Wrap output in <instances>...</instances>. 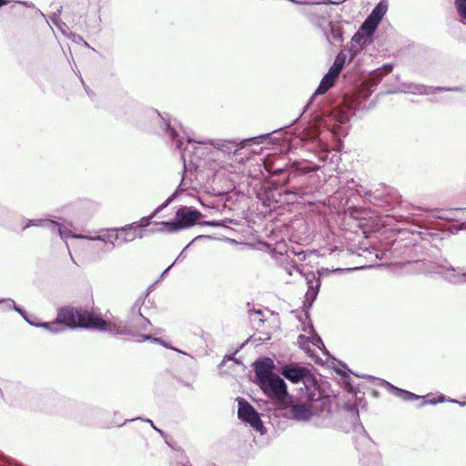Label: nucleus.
Listing matches in <instances>:
<instances>
[{
    "instance_id": "f257e3e1",
    "label": "nucleus",
    "mask_w": 466,
    "mask_h": 466,
    "mask_svg": "<svg viewBox=\"0 0 466 466\" xmlns=\"http://www.w3.org/2000/svg\"><path fill=\"white\" fill-rule=\"evenodd\" d=\"M350 119L296 118L291 126L282 127V130L288 129L286 133H291L304 142L308 150L313 151L322 163L320 165L308 160L296 161L287 171L279 169L280 175L288 174L287 178L283 179L285 184L290 185L283 191L288 196V202L302 200L310 193V188L292 184L298 177L319 170L321 167H328L330 171L335 169L340 159L339 148L330 147L328 140L333 138L340 141L345 137L350 127Z\"/></svg>"
},
{
    "instance_id": "f03ea898",
    "label": "nucleus",
    "mask_w": 466,
    "mask_h": 466,
    "mask_svg": "<svg viewBox=\"0 0 466 466\" xmlns=\"http://www.w3.org/2000/svg\"><path fill=\"white\" fill-rule=\"evenodd\" d=\"M163 127L167 132L168 136L177 143V147L181 148L180 137H186L187 141L196 142L200 145L213 146L215 148L222 151L226 154H237L239 149L246 147L265 145L260 147V151L266 149V146L276 144L279 137L275 135L279 134L282 131V127L268 132L265 134L258 135L255 137L244 138V139H208L200 137H196L194 132L185 127L177 118H162Z\"/></svg>"
},
{
    "instance_id": "7ed1b4c3",
    "label": "nucleus",
    "mask_w": 466,
    "mask_h": 466,
    "mask_svg": "<svg viewBox=\"0 0 466 466\" xmlns=\"http://www.w3.org/2000/svg\"><path fill=\"white\" fill-rule=\"evenodd\" d=\"M4 301H5V299H0V303ZM6 302H8L10 306L12 305L14 309L19 312L29 324L45 328L52 332H59L66 328H86L106 330L109 326V323L105 321L98 315L73 308L61 309L54 322L34 323L25 316V312L20 308L16 307L12 299H6Z\"/></svg>"
},
{
    "instance_id": "20e7f679",
    "label": "nucleus",
    "mask_w": 466,
    "mask_h": 466,
    "mask_svg": "<svg viewBox=\"0 0 466 466\" xmlns=\"http://www.w3.org/2000/svg\"><path fill=\"white\" fill-rule=\"evenodd\" d=\"M154 312L153 302L146 300V298H138L130 308L125 323H118V336L136 342L161 341L160 338L143 333L150 330L152 325L149 317Z\"/></svg>"
},
{
    "instance_id": "39448f33",
    "label": "nucleus",
    "mask_w": 466,
    "mask_h": 466,
    "mask_svg": "<svg viewBox=\"0 0 466 466\" xmlns=\"http://www.w3.org/2000/svg\"><path fill=\"white\" fill-rule=\"evenodd\" d=\"M322 400L319 388L311 383L300 388L297 400L289 401V418L297 421H309L319 410L318 402Z\"/></svg>"
},
{
    "instance_id": "423d86ee",
    "label": "nucleus",
    "mask_w": 466,
    "mask_h": 466,
    "mask_svg": "<svg viewBox=\"0 0 466 466\" xmlns=\"http://www.w3.org/2000/svg\"><path fill=\"white\" fill-rule=\"evenodd\" d=\"M201 217V212L195 208L181 207L176 212L175 220L156 223L158 228L153 232L175 233L194 226Z\"/></svg>"
},
{
    "instance_id": "0eeeda50",
    "label": "nucleus",
    "mask_w": 466,
    "mask_h": 466,
    "mask_svg": "<svg viewBox=\"0 0 466 466\" xmlns=\"http://www.w3.org/2000/svg\"><path fill=\"white\" fill-rule=\"evenodd\" d=\"M159 119V127L163 130L166 137L169 138L175 146H177V143L168 136L167 132L163 127L162 118ZM180 139L181 148L177 147H176V148L180 152L185 170L198 167L200 160L208 154V148L196 142L189 143L186 137H180Z\"/></svg>"
},
{
    "instance_id": "6e6552de",
    "label": "nucleus",
    "mask_w": 466,
    "mask_h": 466,
    "mask_svg": "<svg viewBox=\"0 0 466 466\" xmlns=\"http://www.w3.org/2000/svg\"><path fill=\"white\" fill-rule=\"evenodd\" d=\"M256 384L259 386L263 393L269 398L275 405L286 406L292 399L288 391V386L285 380L278 374Z\"/></svg>"
},
{
    "instance_id": "1a4fd4ad",
    "label": "nucleus",
    "mask_w": 466,
    "mask_h": 466,
    "mask_svg": "<svg viewBox=\"0 0 466 466\" xmlns=\"http://www.w3.org/2000/svg\"><path fill=\"white\" fill-rule=\"evenodd\" d=\"M363 197L366 202L381 208L385 211L392 210L400 204L398 190L387 186H381L375 190H367L363 193Z\"/></svg>"
},
{
    "instance_id": "9d476101",
    "label": "nucleus",
    "mask_w": 466,
    "mask_h": 466,
    "mask_svg": "<svg viewBox=\"0 0 466 466\" xmlns=\"http://www.w3.org/2000/svg\"><path fill=\"white\" fill-rule=\"evenodd\" d=\"M238 417L244 422L248 423L255 431L263 434L265 427L263 422L254 407L242 398L238 399Z\"/></svg>"
},
{
    "instance_id": "9b49d317",
    "label": "nucleus",
    "mask_w": 466,
    "mask_h": 466,
    "mask_svg": "<svg viewBox=\"0 0 466 466\" xmlns=\"http://www.w3.org/2000/svg\"><path fill=\"white\" fill-rule=\"evenodd\" d=\"M387 9V3H385L384 1H380L372 10L370 15L366 18V20L364 21L360 29V31L366 37L363 43H365L368 40V38H370L373 35L379 23L386 14Z\"/></svg>"
},
{
    "instance_id": "f8f14e48",
    "label": "nucleus",
    "mask_w": 466,
    "mask_h": 466,
    "mask_svg": "<svg viewBox=\"0 0 466 466\" xmlns=\"http://www.w3.org/2000/svg\"><path fill=\"white\" fill-rule=\"evenodd\" d=\"M428 269L431 272L441 273L443 271V279L452 285H462V271L459 268L450 265L447 260L442 263L429 262Z\"/></svg>"
},
{
    "instance_id": "ddd939ff",
    "label": "nucleus",
    "mask_w": 466,
    "mask_h": 466,
    "mask_svg": "<svg viewBox=\"0 0 466 466\" xmlns=\"http://www.w3.org/2000/svg\"><path fill=\"white\" fill-rule=\"evenodd\" d=\"M29 226H42L48 228L52 232H56L63 238L66 239L67 238H87V239H99L102 241H106L105 238L102 237H87L83 235H75L72 234L66 227H62L58 223L52 220H30L24 228Z\"/></svg>"
},
{
    "instance_id": "4468645a",
    "label": "nucleus",
    "mask_w": 466,
    "mask_h": 466,
    "mask_svg": "<svg viewBox=\"0 0 466 466\" xmlns=\"http://www.w3.org/2000/svg\"><path fill=\"white\" fill-rule=\"evenodd\" d=\"M253 368L255 373V383L276 375L273 372L275 369L274 361L269 357L258 358L254 361Z\"/></svg>"
},
{
    "instance_id": "2eb2a0df",
    "label": "nucleus",
    "mask_w": 466,
    "mask_h": 466,
    "mask_svg": "<svg viewBox=\"0 0 466 466\" xmlns=\"http://www.w3.org/2000/svg\"><path fill=\"white\" fill-rule=\"evenodd\" d=\"M279 372L285 379L292 383L303 381L308 376H309L308 369L294 363L282 366Z\"/></svg>"
},
{
    "instance_id": "dca6fc26",
    "label": "nucleus",
    "mask_w": 466,
    "mask_h": 466,
    "mask_svg": "<svg viewBox=\"0 0 466 466\" xmlns=\"http://www.w3.org/2000/svg\"><path fill=\"white\" fill-rule=\"evenodd\" d=\"M144 238L142 229L137 223H130L124 227L118 228V241L122 243H129L136 238Z\"/></svg>"
},
{
    "instance_id": "f3484780",
    "label": "nucleus",
    "mask_w": 466,
    "mask_h": 466,
    "mask_svg": "<svg viewBox=\"0 0 466 466\" xmlns=\"http://www.w3.org/2000/svg\"><path fill=\"white\" fill-rule=\"evenodd\" d=\"M305 279L308 284V291L306 293V301L309 302V307H311L312 303L317 299L321 281L319 274L317 276L314 272H307Z\"/></svg>"
},
{
    "instance_id": "a211bd4d",
    "label": "nucleus",
    "mask_w": 466,
    "mask_h": 466,
    "mask_svg": "<svg viewBox=\"0 0 466 466\" xmlns=\"http://www.w3.org/2000/svg\"><path fill=\"white\" fill-rule=\"evenodd\" d=\"M176 198V192L170 195L161 205H159L152 214H150L148 217L142 218L139 221H136L135 223H137L140 226V228L142 229V235L145 236L146 233V228L150 224V219L153 218L157 213L162 211L164 208H166Z\"/></svg>"
},
{
    "instance_id": "6ab92c4d",
    "label": "nucleus",
    "mask_w": 466,
    "mask_h": 466,
    "mask_svg": "<svg viewBox=\"0 0 466 466\" xmlns=\"http://www.w3.org/2000/svg\"><path fill=\"white\" fill-rule=\"evenodd\" d=\"M418 248H420V246L414 244L412 241H407L403 245V252L401 253V255L404 258L405 263H411V262L420 263L421 262L423 264H426L425 260H422L420 258L413 259V257H414L413 253L417 252Z\"/></svg>"
},
{
    "instance_id": "aec40b11",
    "label": "nucleus",
    "mask_w": 466,
    "mask_h": 466,
    "mask_svg": "<svg viewBox=\"0 0 466 466\" xmlns=\"http://www.w3.org/2000/svg\"><path fill=\"white\" fill-rule=\"evenodd\" d=\"M386 383H387V386L391 390L392 394H394L395 396L400 398L401 400H403L405 401H410V400L422 399V397L420 395H417V394L408 391L406 390L395 387L389 382H386Z\"/></svg>"
},
{
    "instance_id": "412c9836",
    "label": "nucleus",
    "mask_w": 466,
    "mask_h": 466,
    "mask_svg": "<svg viewBox=\"0 0 466 466\" xmlns=\"http://www.w3.org/2000/svg\"><path fill=\"white\" fill-rule=\"evenodd\" d=\"M338 77H336L333 75H330L329 72H328L322 78V80L319 83V86H318L315 95H322L325 94L329 89H330Z\"/></svg>"
},
{
    "instance_id": "4be33fe9",
    "label": "nucleus",
    "mask_w": 466,
    "mask_h": 466,
    "mask_svg": "<svg viewBox=\"0 0 466 466\" xmlns=\"http://www.w3.org/2000/svg\"><path fill=\"white\" fill-rule=\"evenodd\" d=\"M305 318L307 319H309V325L303 327V329H302L303 331L308 332L309 334H312L311 343L314 346H316L318 348L324 347V344H323V341H322L321 338L315 332L313 324H312V322H311V320L309 319V312H306Z\"/></svg>"
},
{
    "instance_id": "5701e85b",
    "label": "nucleus",
    "mask_w": 466,
    "mask_h": 466,
    "mask_svg": "<svg viewBox=\"0 0 466 466\" xmlns=\"http://www.w3.org/2000/svg\"><path fill=\"white\" fill-rule=\"evenodd\" d=\"M454 4L461 21L466 24V0H455Z\"/></svg>"
},
{
    "instance_id": "b1692460",
    "label": "nucleus",
    "mask_w": 466,
    "mask_h": 466,
    "mask_svg": "<svg viewBox=\"0 0 466 466\" xmlns=\"http://www.w3.org/2000/svg\"><path fill=\"white\" fill-rule=\"evenodd\" d=\"M336 372L340 375L342 377V379L344 380V382L346 383V388H347V390L349 392H354V387L353 385L350 383V378L348 374V372H344L343 370H339L337 369L336 370Z\"/></svg>"
},
{
    "instance_id": "393cba45",
    "label": "nucleus",
    "mask_w": 466,
    "mask_h": 466,
    "mask_svg": "<svg viewBox=\"0 0 466 466\" xmlns=\"http://www.w3.org/2000/svg\"><path fill=\"white\" fill-rule=\"evenodd\" d=\"M424 400L419 405V407H422L425 404H431V405H436L438 403H442L444 401H447L446 397L443 394H441L438 399H425V397H422Z\"/></svg>"
},
{
    "instance_id": "a878e982",
    "label": "nucleus",
    "mask_w": 466,
    "mask_h": 466,
    "mask_svg": "<svg viewBox=\"0 0 466 466\" xmlns=\"http://www.w3.org/2000/svg\"><path fill=\"white\" fill-rule=\"evenodd\" d=\"M201 238V236H198L196 238H194L189 244H187L184 249L178 254V256L177 257V258L175 259V261L173 262V264L177 263L178 260H183L185 258H186V255H185V250L191 245L192 242H194L196 239Z\"/></svg>"
},
{
    "instance_id": "bb28decb",
    "label": "nucleus",
    "mask_w": 466,
    "mask_h": 466,
    "mask_svg": "<svg viewBox=\"0 0 466 466\" xmlns=\"http://www.w3.org/2000/svg\"><path fill=\"white\" fill-rule=\"evenodd\" d=\"M341 70H342V67H340L339 65L333 64L332 66L329 68V72L330 73V75H333L336 77H339Z\"/></svg>"
},
{
    "instance_id": "cd10ccee",
    "label": "nucleus",
    "mask_w": 466,
    "mask_h": 466,
    "mask_svg": "<svg viewBox=\"0 0 466 466\" xmlns=\"http://www.w3.org/2000/svg\"><path fill=\"white\" fill-rule=\"evenodd\" d=\"M345 60H346V56L344 54L342 53H339L337 56H336V59L334 61L333 64H336V65H339L340 67L343 68L344 66V64H345Z\"/></svg>"
},
{
    "instance_id": "c85d7f7f",
    "label": "nucleus",
    "mask_w": 466,
    "mask_h": 466,
    "mask_svg": "<svg viewBox=\"0 0 466 466\" xmlns=\"http://www.w3.org/2000/svg\"><path fill=\"white\" fill-rule=\"evenodd\" d=\"M248 312H249L250 315L258 316L259 323H264L265 320L262 318L263 317L262 310H260V309H253V310H248Z\"/></svg>"
},
{
    "instance_id": "c756f323",
    "label": "nucleus",
    "mask_w": 466,
    "mask_h": 466,
    "mask_svg": "<svg viewBox=\"0 0 466 466\" xmlns=\"http://www.w3.org/2000/svg\"><path fill=\"white\" fill-rule=\"evenodd\" d=\"M139 420H141V418H138ZM142 420L149 423L151 425V427L157 432H159L161 435H164V431H161L160 429H158L153 422V420H151L150 419H142Z\"/></svg>"
},
{
    "instance_id": "7c9ffc66",
    "label": "nucleus",
    "mask_w": 466,
    "mask_h": 466,
    "mask_svg": "<svg viewBox=\"0 0 466 466\" xmlns=\"http://www.w3.org/2000/svg\"><path fill=\"white\" fill-rule=\"evenodd\" d=\"M365 35L360 32V31H358L352 37V41L353 42H356L357 44H360L361 43V39L364 37Z\"/></svg>"
},
{
    "instance_id": "2f4dec72",
    "label": "nucleus",
    "mask_w": 466,
    "mask_h": 466,
    "mask_svg": "<svg viewBox=\"0 0 466 466\" xmlns=\"http://www.w3.org/2000/svg\"><path fill=\"white\" fill-rule=\"evenodd\" d=\"M349 411H350L352 414H354L356 416V419L359 418V410L356 406H350L349 407Z\"/></svg>"
},
{
    "instance_id": "473e14b6",
    "label": "nucleus",
    "mask_w": 466,
    "mask_h": 466,
    "mask_svg": "<svg viewBox=\"0 0 466 466\" xmlns=\"http://www.w3.org/2000/svg\"><path fill=\"white\" fill-rule=\"evenodd\" d=\"M389 217L393 218L397 221L406 220V218H404L403 216H400V215L392 214V215H390Z\"/></svg>"
},
{
    "instance_id": "72a5a7b5",
    "label": "nucleus",
    "mask_w": 466,
    "mask_h": 466,
    "mask_svg": "<svg viewBox=\"0 0 466 466\" xmlns=\"http://www.w3.org/2000/svg\"><path fill=\"white\" fill-rule=\"evenodd\" d=\"M447 401L452 402V403H457L460 406H465L466 405L465 401H460V400H454V399H447Z\"/></svg>"
},
{
    "instance_id": "f704fd0d",
    "label": "nucleus",
    "mask_w": 466,
    "mask_h": 466,
    "mask_svg": "<svg viewBox=\"0 0 466 466\" xmlns=\"http://www.w3.org/2000/svg\"><path fill=\"white\" fill-rule=\"evenodd\" d=\"M207 224L209 226H212V227H218V226H222V221L213 220V221L207 222Z\"/></svg>"
},
{
    "instance_id": "c9c22d12",
    "label": "nucleus",
    "mask_w": 466,
    "mask_h": 466,
    "mask_svg": "<svg viewBox=\"0 0 466 466\" xmlns=\"http://www.w3.org/2000/svg\"><path fill=\"white\" fill-rule=\"evenodd\" d=\"M226 358H227V360H233V361H235V362H236V363H238V364H241V361H240V360H237V359L235 358L234 354H233V355H228V356H227Z\"/></svg>"
},
{
    "instance_id": "e433bc0d",
    "label": "nucleus",
    "mask_w": 466,
    "mask_h": 466,
    "mask_svg": "<svg viewBox=\"0 0 466 466\" xmlns=\"http://www.w3.org/2000/svg\"><path fill=\"white\" fill-rule=\"evenodd\" d=\"M173 265H174V264L172 263L170 266H168V267H167V268L163 271V273H162V275H161V276H162V277H163V276H165V275L169 271V269L173 267Z\"/></svg>"
},
{
    "instance_id": "4c0bfd02",
    "label": "nucleus",
    "mask_w": 466,
    "mask_h": 466,
    "mask_svg": "<svg viewBox=\"0 0 466 466\" xmlns=\"http://www.w3.org/2000/svg\"><path fill=\"white\" fill-rule=\"evenodd\" d=\"M50 18H51V20H52V22H53V23H55V24L56 23V18H57V16H56V14H54Z\"/></svg>"
},
{
    "instance_id": "58836bf2",
    "label": "nucleus",
    "mask_w": 466,
    "mask_h": 466,
    "mask_svg": "<svg viewBox=\"0 0 466 466\" xmlns=\"http://www.w3.org/2000/svg\"><path fill=\"white\" fill-rule=\"evenodd\" d=\"M462 280H463V284L466 283V271H462Z\"/></svg>"
},
{
    "instance_id": "ea45409f",
    "label": "nucleus",
    "mask_w": 466,
    "mask_h": 466,
    "mask_svg": "<svg viewBox=\"0 0 466 466\" xmlns=\"http://www.w3.org/2000/svg\"><path fill=\"white\" fill-rule=\"evenodd\" d=\"M8 3V0H0V6H3Z\"/></svg>"
},
{
    "instance_id": "a19ab883",
    "label": "nucleus",
    "mask_w": 466,
    "mask_h": 466,
    "mask_svg": "<svg viewBox=\"0 0 466 466\" xmlns=\"http://www.w3.org/2000/svg\"><path fill=\"white\" fill-rule=\"evenodd\" d=\"M76 41H83V38L81 36H77Z\"/></svg>"
},
{
    "instance_id": "79ce46f5",
    "label": "nucleus",
    "mask_w": 466,
    "mask_h": 466,
    "mask_svg": "<svg viewBox=\"0 0 466 466\" xmlns=\"http://www.w3.org/2000/svg\"><path fill=\"white\" fill-rule=\"evenodd\" d=\"M76 41H83V38L81 36H77Z\"/></svg>"
},
{
    "instance_id": "37998d69",
    "label": "nucleus",
    "mask_w": 466,
    "mask_h": 466,
    "mask_svg": "<svg viewBox=\"0 0 466 466\" xmlns=\"http://www.w3.org/2000/svg\"><path fill=\"white\" fill-rule=\"evenodd\" d=\"M298 255H299H299H303V259L306 258V255L304 254V252L299 253Z\"/></svg>"
},
{
    "instance_id": "c03bdc74",
    "label": "nucleus",
    "mask_w": 466,
    "mask_h": 466,
    "mask_svg": "<svg viewBox=\"0 0 466 466\" xmlns=\"http://www.w3.org/2000/svg\"><path fill=\"white\" fill-rule=\"evenodd\" d=\"M398 248H400V247H399V245H397L395 248H394V251H397Z\"/></svg>"
},
{
    "instance_id": "a18cd8bd",
    "label": "nucleus",
    "mask_w": 466,
    "mask_h": 466,
    "mask_svg": "<svg viewBox=\"0 0 466 466\" xmlns=\"http://www.w3.org/2000/svg\"><path fill=\"white\" fill-rule=\"evenodd\" d=\"M110 248H114V242H113V241H111V242H110Z\"/></svg>"
},
{
    "instance_id": "49530a36",
    "label": "nucleus",
    "mask_w": 466,
    "mask_h": 466,
    "mask_svg": "<svg viewBox=\"0 0 466 466\" xmlns=\"http://www.w3.org/2000/svg\"><path fill=\"white\" fill-rule=\"evenodd\" d=\"M160 343V341H158ZM161 343H163V346L164 347H167V344L163 342V340L161 339Z\"/></svg>"
},
{
    "instance_id": "de8ad7c7",
    "label": "nucleus",
    "mask_w": 466,
    "mask_h": 466,
    "mask_svg": "<svg viewBox=\"0 0 466 466\" xmlns=\"http://www.w3.org/2000/svg\"><path fill=\"white\" fill-rule=\"evenodd\" d=\"M160 343V341H158ZM161 343H163V346L164 347H167V344L163 342V340L161 339Z\"/></svg>"
},
{
    "instance_id": "09e8293b",
    "label": "nucleus",
    "mask_w": 466,
    "mask_h": 466,
    "mask_svg": "<svg viewBox=\"0 0 466 466\" xmlns=\"http://www.w3.org/2000/svg\"><path fill=\"white\" fill-rule=\"evenodd\" d=\"M127 420H125V421H123V423H122L121 425L126 424Z\"/></svg>"
},
{
    "instance_id": "8fccbe9b",
    "label": "nucleus",
    "mask_w": 466,
    "mask_h": 466,
    "mask_svg": "<svg viewBox=\"0 0 466 466\" xmlns=\"http://www.w3.org/2000/svg\"><path fill=\"white\" fill-rule=\"evenodd\" d=\"M299 339H303V338H305V337H304L303 335H299Z\"/></svg>"
},
{
    "instance_id": "3c124183",
    "label": "nucleus",
    "mask_w": 466,
    "mask_h": 466,
    "mask_svg": "<svg viewBox=\"0 0 466 466\" xmlns=\"http://www.w3.org/2000/svg\"><path fill=\"white\" fill-rule=\"evenodd\" d=\"M182 466H191L190 464H183Z\"/></svg>"
}]
</instances>
